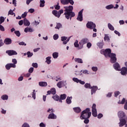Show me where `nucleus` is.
<instances>
[{
  "label": "nucleus",
  "instance_id": "45",
  "mask_svg": "<svg viewBox=\"0 0 127 127\" xmlns=\"http://www.w3.org/2000/svg\"><path fill=\"white\" fill-rule=\"evenodd\" d=\"M53 38L54 40H57V39L59 38V36H58V34H55L53 36Z\"/></svg>",
  "mask_w": 127,
  "mask_h": 127
},
{
  "label": "nucleus",
  "instance_id": "10",
  "mask_svg": "<svg viewBox=\"0 0 127 127\" xmlns=\"http://www.w3.org/2000/svg\"><path fill=\"white\" fill-rule=\"evenodd\" d=\"M112 50H111V49H107L104 51L105 56H108V57H110V56L112 55Z\"/></svg>",
  "mask_w": 127,
  "mask_h": 127
},
{
  "label": "nucleus",
  "instance_id": "21",
  "mask_svg": "<svg viewBox=\"0 0 127 127\" xmlns=\"http://www.w3.org/2000/svg\"><path fill=\"white\" fill-rule=\"evenodd\" d=\"M73 109L75 113H76V114H79V113H81V111H82L80 107H74Z\"/></svg>",
  "mask_w": 127,
  "mask_h": 127
},
{
  "label": "nucleus",
  "instance_id": "39",
  "mask_svg": "<svg viewBox=\"0 0 127 127\" xmlns=\"http://www.w3.org/2000/svg\"><path fill=\"white\" fill-rule=\"evenodd\" d=\"M59 56L58 53L55 52L53 54V58H55V59H56Z\"/></svg>",
  "mask_w": 127,
  "mask_h": 127
},
{
  "label": "nucleus",
  "instance_id": "56",
  "mask_svg": "<svg viewBox=\"0 0 127 127\" xmlns=\"http://www.w3.org/2000/svg\"><path fill=\"white\" fill-rule=\"evenodd\" d=\"M22 127H30L29 125L27 123H24L22 126Z\"/></svg>",
  "mask_w": 127,
  "mask_h": 127
},
{
  "label": "nucleus",
  "instance_id": "5",
  "mask_svg": "<svg viewBox=\"0 0 127 127\" xmlns=\"http://www.w3.org/2000/svg\"><path fill=\"white\" fill-rule=\"evenodd\" d=\"M61 2L62 4H71L73 5L74 4V1L73 0H61Z\"/></svg>",
  "mask_w": 127,
  "mask_h": 127
},
{
  "label": "nucleus",
  "instance_id": "37",
  "mask_svg": "<svg viewBox=\"0 0 127 127\" xmlns=\"http://www.w3.org/2000/svg\"><path fill=\"white\" fill-rule=\"evenodd\" d=\"M27 57L28 58H30V57H32L33 56V53H31L30 52H28L27 53Z\"/></svg>",
  "mask_w": 127,
  "mask_h": 127
},
{
  "label": "nucleus",
  "instance_id": "12",
  "mask_svg": "<svg viewBox=\"0 0 127 127\" xmlns=\"http://www.w3.org/2000/svg\"><path fill=\"white\" fill-rule=\"evenodd\" d=\"M113 67L116 71H121V66H120V64L118 63H116L114 65Z\"/></svg>",
  "mask_w": 127,
  "mask_h": 127
},
{
  "label": "nucleus",
  "instance_id": "11",
  "mask_svg": "<svg viewBox=\"0 0 127 127\" xmlns=\"http://www.w3.org/2000/svg\"><path fill=\"white\" fill-rule=\"evenodd\" d=\"M55 95L56 94V89L55 88H52L50 90L47 91V95Z\"/></svg>",
  "mask_w": 127,
  "mask_h": 127
},
{
  "label": "nucleus",
  "instance_id": "33",
  "mask_svg": "<svg viewBox=\"0 0 127 127\" xmlns=\"http://www.w3.org/2000/svg\"><path fill=\"white\" fill-rule=\"evenodd\" d=\"M104 41H110V37L108 34H105Z\"/></svg>",
  "mask_w": 127,
  "mask_h": 127
},
{
  "label": "nucleus",
  "instance_id": "27",
  "mask_svg": "<svg viewBox=\"0 0 127 127\" xmlns=\"http://www.w3.org/2000/svg\"><path fill=\"white\" fill-rule=\"evenodd\" d=\"M108 28H109V29L112 31H114V30H115V28L114 27V26H113V25L111 23H109L108 24Z\"/></svg>",
  "mask_w": 127,
  "mask_h": 127
},
{
  "label": "nucleus",
  "instance_id": "26",
  "mask_svg": "<svg viewBox=\"0 0 127 127\" xmlns=\"http://www.w3.org/2000/svg\"><path fill=\"white\" fill-rule=\"evenodd\" d=\"M39 85L41 87H46V86H47V82H39Z\"/></svg>",
  "mask_w": 127,
  "mask_h": 127
},
{
  "label": "nucleus",
  "instance_id": "25",
  "mask_svg": "<svg viewBox=\"0 0 127 127\" xmlns=\"http://www.w3.org/2000/svg\"><path fill=\"white\" fill-rule=\"evenodd\" d=\"M24 31L26 33H27V32H33V30L32 29V28H29V27H26V28H25Z\"/></svg>",
  "mask_w": 127,
  "mask_h": 127
},
{
  "label": "nucleus",
  "instance_id": "38",
  "mask_svg": "<svg viewBox=\"0 0 127 127\" xmlns=\"http://www.w3.org/2000/svg\"><path fill=\"white\" fill-rule=\"evenodd\" d=\"M61 27H62V24H61V23H58L55 28L57 29H59V28H61Z\"/></svg>",
  "mask_w": 127,
  "mask_h": 127
},
{
  "label": "nucleus",
  "instance_id": "41",
  "mask_svg": "<svg viewBox=\"0 0 127 127\" xmlns=\"http://www.w3.org/2000/svg\"><path fill=\"white\" fill-rule=\"evenodd\" d=\"M3 22H4V17L2 16L0 17V25Z\"/></svg>",
  "mask_w": 127,
  "mask_h": 127
},
{
  "label": "nucleus",
  "instance_id": "34",
  "mask_svg": "<svg viewBox=\"0 0 127 127\" xmlns=\"http://www.w3.org/2000/svg\"><path fill=\"white\" fill-rule=\"evenodd\" d=\"M92 116H93V117H95V118L98 117V114H97V110H93L92 111Z\"/></svg>",
  "mask_w": 127,
  "mask_h": 127
},
{
  "label": "nucleus",
  "instance_id": "42",
  "mask_svg": "<svg viewBox=\"0 0 127 127\" xmlns=\"http://www.w3.org/2000/svg\"><path fill=\"white\" fill-rule=\"evenodd\" d=\"M8 14H10L11 15H14V16H15V13L13 12V11L12 10L10 9L8 11Z\"/></svg>",
  "mask_w": 127,
  "mask_h": 127
},
{
  "label": "nucleus",
  "instance_id": "23",
  "mask_svg": "<svg viewBox=\"0 0 127 127\" xmlns=\"http://www.w3.org/2000/svg\"><path fill=\"white\" fill-rule=\"evenodd\" d=\"M45 6V0H40V7H44Z\"/></svg>",
  "mask_w": 127,
  "mask_h": 127
},
{
  "label": "nucleus",
  "instance_id": "9",
  "mask_svg": "<svg viewBox=\"0 0 127 127\" xmlns=\"http://www.w3.org/2000/svg\"><path fill=\"white\" fill-rule=\"evenodd\" d=\"M6 53L9 55V56H12V55H17V53L15 51L13 50H7L6 51Z\"/></svg>",
  "mask_w": 127,
  "mask_h": 127
},
{
  "label": "nucleus",
  "instance_id": "17",
  "mask_svg": "<svg viewBox=\"0 0 127 127\" xmlns=\"http://www.w3.org/2000/svg\"><path fill=\"white\" fill-rule=\"evenodd\" d=\"M52 13L53 14H54V15H55V16H56V17H58V18L60 17V15H59V12L57 10H53Z\"/></svg>",
  "mask_w": 127,
  "mask_h": 127
},
{
  "label": "nucleus",
  "instance_id": "4",
  "mask_svg": "<svg viewBox=\"0 0 127 127\" xmlns=\"http://www.w3.org/2000/svg\"><path fill=\"white\" fill-rule=\"evenodd\" d=\"M89 42V39L87 38H83L80 42H79V49H82L84 47V44H86Z\"/></svg>",
  "mask_w": 127,
  "mask_h": 127
},
{
  "label": "nucleus",
  "instance_id": "15",
  "mask_svg": "<svg viewBox=\"0 0 127 127\" xmlns=\"http://www.w3.org/2000/svg\"><path fill=\"white\" fill-rule=\"evenodd\" d=\"M66 98H67V95L66 94H61L60 95L59 102L60 103H62V100H65L66 99Z\"/></svg>",
  "mask_w": 127,
  "mask_h": 127
},
{
  "label": "nucleus",
  "instance_id": "63",
  "mask_svg": "<svg viewBox=\"0 0 127 127\" xmlns=\"http://www.w3.org/2000/svg\"><path fill=\"white\" fill-rule=\"evenodd\" d=\"M119 95H120V92L119 91H116L115 92V97H117Z\"/></svg>",
  "mask_w": 127,
  "mask_h": 127
},
{
  "label": "nucleus",
  "instance_id": "35",
  "mask_svg": "<svg viewBox=\"0 0 127 127\" xmlns=\"http://www.w3.org/2000/svg\"><path fill=\"white\" fill-rule=\"evenodd\" d=\"M78 42L79 41H78V40H76L74 43V47H76V48H78L79 49V47H80V46H79V44H78Z\"/></svg>",
  "mask_w": 127,
  "mask_h": 127
},
{
  "label": "nucleus",
  "instance_id": "19",
  "mask_svg": "<svg viewBox=\"0 0 127 127\" xmlns=\"http://www.w3.org/2000/svg\"><path fill=\"white\" fill-rule=\"evenodd\" d=\"M4 43L6 45L11 44V39L8 38L5 39L4 41Z\"/></svg>",
  "mask_w": 127,
  "mask_h": 127
},
{
  "label": "nucleus",
  "instance_id": "30",
  "mask_svg": "<svg viewBox=\"0 0 127 127\" xmlns=\"http://www.w3.org/2000/svg\"><path fill=\"white\" fill-rule=\"evenodd\" d=\"M52 98L55 100V101H59V100H60V97L57 95L53 96Z\"/></svg>",
  "mask_w": 127,
  "mask_h": 127
},
{
  "label": "nucleus",
  "instance_id": "13",
  "mask_svg": "<svg viewBox=\"0 0 127 127\" xmlns=\"http://www.w3.org/2000/svg\"><path fill=\"white\" fill-rule=\"evenodd\" d=\"M121 73L122 75H127V68L126 67H122L121 70Z\"/></svg>",
  "mask_w": 127,
  "mask_h": 127
},
{
  "label": "nucleus",
  "instance_id": "60",
  "mask_svg": "<svg viewBox=\"0 0 127 127\" xmlns=\"http://www.w3.org/2000/svg\"><path fill=\"white\" fill-rule=\"evenodd\" d=\"M0 30L1 31H4V27L1 25H0Z\"/></svg>",
  "mask_w": 127,
  "mask_h": 127
},
{
  "label": "nucleus",
  "instance_id": "3",
  "mask_svg": "<svg viewBox=\"0 0 127 127\" xmlns=\"http://www.w3.org/2000/svg\"><path fill=\"white\" fill-rule=\"evenodd\" d=\"M92 115V113L90 112V108H86L81 113L80 116L81 120H85V119H89Z\"/></svg>",
  "mask_w": 127,
  "mask_h": 127
},
{
  "label": "nucleus",
  "instance_id": "14",
  "mask_svg": "<svg viewBox=\"0 0 127 127\" xmlns=\"http://www.w3.org/2000/svg\"><path fill=\"white\" fill-rule=\"evenodd\" d=\"M90 89H91V95H93V94H95L97 90H98V86H92Z\"/></svg>",
  "mask_w": 127,
  "mask_h": 127
},
{
  "label": "nucleus",
  "instance_id": "53",
  "mask_svg": "<svg viewBox=\"0 0 127 127\" xmlns=\"http://www.w3.org/2000/svg\"><path fill=\"white\" fill-rule=\"evenodd\" d=\"M27 15V12H24V13H23L21 15V17H22V18H24V17H26V16Z\"/></svg>",
  "mask_w": 127,
  "mask_h": 127
},
{
  "label": "nucleus",
  "instance_id": "36",
  "mask_svg": "<svg viewBox=\"0 0 127 127\" xmlns=\"http://www.w3.org/2000/svg\"><path fill=\"white\" fill-rule=\"evenodd\" d=\"M84 87L86 88V89H91V88L92 87L91 86V84L90 83H86L84 85Z\"/></svg>",
  "mask_w": 127,
  "mask_h": 127
},
{
  "label": "nucleus",
  "instance_id": "1",
  "mask_svg": "<svg viewBox=\"0 0 127 127\" xmlns=\"http://www.w3.org/2000/svg\"><path fill=\"white\" fill-rule=\"evenodd\" d=\"M64 7L65 9L64 10V14L65 15V18L71 20L72 19V17H74L75 15H76L75 13L73 12V6L69 5L68 6H64Z\"/></svg>",
  "mask_w": 127,
  "mask_h": 127
},
{
  "label": "nucleus",
  "instance_id": "2",
  "mask_svg": "<svg viewBox=\"0 0 127 127\" xmlns=\"http://www.w3.org/2000/svg\"><path fill=\"white\" fill-rule=\"evenodd\" d=\"M118 115L120 122L119 123V127H124V126L126 125L127 122V117L126 115V113L123 111H119Z\"/></svg>",
  "mask_w": 127,
  "mask_h": 127
},
{
  "label": "nucleus",
  "instance_id": "6",
  "mask_svg": "<svg viewBox=\"0 0 127 127\" xmlns=\"http://www.w3.org/2000/svg\"><path fill=\"white\" fill-rule=\"evenodd\" d=\"M116 54L114 53L111 54V55L109 56V57L111 58L110 62L111 63H112V64H114V63H116L117 62V57H116Z\"/></svg>",
  "mask_w": 127,
  "mask_h": 127
},
{
  "label": "nucleus",
  "instance_id": "59",
  "mask_svg": "<svg viewBox=\"0 0 127 127\" xmlns=\"http://www.w3.org/2000/svg\"><path fill=\"white\" fill-rule=\"evenodd\" d=\"M81 72L82 73H83V74H89V73H88V71L87 70H81Z\"/></svg>",
  "mask_w": 127,
  "mask_h": 127
},
{
  "label": "nucleus",
  "instance_id": "24",
  "mask_svg": "<svg viewBox=\"0 0 127 127\" xmlns=\"http://www.w3.org/2000/svg\"><path fill=\"white\" fill-rule=\"evenodd\" d=\"M74 61L76 63H80L81 64H82V63H83V60H82V59H80V58H75Z\"/></svg>",
  "mask_w": 127,
  "mask_h": 127
},
{
  "label": "nucleus",
  "instance_id": "50",
  "mask_svg": "<svg viewBox=\"0 0 127 127\" xmlns=\"http://www.w3.org/2000/svg\"><path fill=\"white\" fill-rule=\"evenodd\" d=\"M32 65L33 66V67H34V68H37L38 67V64H37V63H33L32 64Z\"/></svg>",
  "mask_w": 127,
  "mask_h": 127
},
{
  "label": "nucleus",
  "instance_id": "64",
  "mask_svg": "<svg viewBox=\"0 0 127 127\" xmlns=\"http://www.w3.org/2000/svg\"><path fill=\"white\" fill-rule=\"evenodd\" d=\"M40 127H46L45 124H44L43 123H41L40 124Z\"/></svg>",
  "mask_w": 127,
  "mask_h": 127
},
{
  "label": "nucleus",
  "instance_id": "43",
  "mask_svg": "<svg viewBox=\"0 0 127 127\" xmlns=\"http://www.w3.org/2000/svg\"><path fill=\"white\" fill-rule=\"evenodd\" d=\"M91 69L93 72H97L98 71V67L97 66H92Z\"/></svg>",
  "mask_w": 127,
  "mask_h": 127
},
{
  "label": "nucleus",
  "instance_id": "7",
  "mask_svg": "<svg viewBox=\"0 0 127 127\" xmlns=\"http://www.w3.org/2000/svg\"><path fill=\"white\" fill-rule=\"evenodd\" d=\"M86 27L89 29H93V28H96V24L93 22H88L86 24Z\"/></svg>",
  "mask_w": 127,
  "mask_h": 127
},
{
  "label": "nucleus",
  "instance_id": "57",
  "mask_svg": "<svg viewBox=\"0 0 127 127\" xmlns=\"http://www.w3.org/2000/svg\"><path fill=\"white\" fill-rule=\"evenodd\" d=\"M35 10L33 8H30L29 9L28 12H30V13H33L34 12Z\"/></svg>",
  "mask_w": 127,
  "mask_h": 127
},
{
  "label": "nucleus",
  "instance_id": "44",
  "mask_svg": "<svg viewBox=\"0 0 127 127\" xmlns=\"http://www.w3.org/2000/svg\"><path fill=\"white\" fill-rule=\"evenodd\" d=\"M15 34H16V36H18V37H19L20 36V32L19 31H14Z\"/></svg>",
  "mask_w": 127,
  "mask_h": 127
},
{
  "label": "nucleus",
  "instance_id": "49",
  "mask_svg": "<svg viewBox=\"0 0 127 127\" xmlns=\"http://www.w3.org/2000/svg\"><path fill=\"white\" fill-rule=\"evenodd\" d=\"M34 70V68L30 67L29 69L28 72H29V73H30V74H31V73H32L33 72Z\"/></svg>",
  "mask_w": 127,
  "mask_h": 127
},
{
  "label": "nucleus",
  "instance_id": "31",
  "mask_svg": "<svg viewBox=\"0 0 127 127\" xmlns=\"http://www.w3.org/2000/svg\"><path fill=\"white\" fill-rule=\"evenodd\" d=\"M73 81L76 82V83H80L81 85H84V84H85V82L81 81V80H73Z\"/></svg>",
  "mask_w": 127,
  "mask_h": 127
},
{
  "label": "nucleus",
  "instance_id": "62",
  "mask_svg": "<svg viewBox=\"0 0 127 127\" xmlns=\"http://www.w3.org/2000/svg\"><path fill=\"white\" fill-rule=\"evenodd\" d=\"M85 120L84 121V124H89V119H84Z\"/></svg>",
  "mask_w": 127,
  "mask_h": 127
},
{
  "label": "nucleus",
  "instance_id": "18",
  "mask_svg": "<svg viewBox=\"0 0 127 127\" xmlns=\"http://www.w3.org/2000/svg\"><path fill=\"white\" fill-rule=\"evenodd\" d=\"M57 86L58 87V88H62V87L64 86H65V82L63 81H60L57 83Z\"/></svg>",
  "mask_w": 127,
  "mask_h": 127
},
{
  "label": "nucleus",
  "instance_id": "16",
  "mask_svg": "<svg viewBox=\"0 0 127 127\" xmlns=\"http://www.w3.org/2000/svg\"><path fill=\"white\" fill-rule=\"evenodd\" d=\"M48 119H51V120H55L57 119V116H56L55 114L52 113L49 115Z\"/></svg>",
  "mask_w": 127,
  "mask_h": 127
},
{
  "label": "nucleus",
  "instance_id": "40",
  "mask_svg": "<svg viewBox=\"0 0 127 127\" xmlns=\"http://www.w3.org/2000/svg\"><path fill=\"white\" fill-rule=\"evenodd\" d=\"M114 8V5L113 4H110L106 6V8L107 9H111V8Z\"/></svg>",
  "mask_w": 127,
  "mask_h": 127
},
{
  "label": "nucleus",
  "instance_id": "22",
  "mask_svg": "<svg viewBox=\"0 0 127 127\" xmlns=\"http://www.w3.org/2000/svg\"><path fill=\"white\" fill-rule=\"evenodd\" d=\"M24 25H25V26H29V25H30V22H29V21L26 19V18L24 19Z\"/></svg>",
  "mask_w": 127,
  "mask_h": 127
},
{
  "label": "nucleus",
  "instance_id": "46",
  "mask_svg": "<svg viewBox=\"0 0 127 127\" xmlns=\"http://www.w3.org/2000/svg\"><path fill=\"white\" fill-rule=\"evenodd\" d=\"M92 111H97V109H96V104H93L92 107Z\"/></svg>",
  "mask_w": 127,
  "mask_h": 127
},
{
  "label": "nucleus",
  "instance_id": "54",
  "mask_svg": "<svg viewBox=\"0 0 127 127\" xmlns=\"http://www.w3.org/2000/svg\"><path fill=\"white\" fill-rule=\"evenodd\" d=\"M5 68L7 70H9V69H10V65H9V64H8L5 65Z\"/></svg>",
  "mask_w": 127,
  "mask_h": 127
},
{
  "label": "nucleus",
  "instance_id": "47",
  "mask_svg": "<svg viewBox=\"0 0 127 127\" xmlns=\"http://www.w3.org/2000/svg\"><path fill=\"white\" fill-rule=\"evenodd\" d=\"M36 95V93H35V90H33V93H32V98H33L34 100H35Z\"/></svg>",
  "mask_w": 127,
  "mask_h": 127
},
{
  "label": "nucleus",
  "instance_id": "8",
  "mask_svg": "<svg viewBox=\"0 0 127 127\" xmlns=\"http://www.w3.org/2000/svg\"><path fill=\"white\" fill-rule=\"evenodd\" d=\"M83 10L84 9H82L78 12V15L76 18L77 20H78V21H83Z\"/></svg>",
  "mask_w": 127,
  "mask_h": 127
},
{
  "label": "nucleus",
  "instance_id": "58",
  "mask_svg": "<svg viewBox=\"0 0 127 127\" xmlns=\"http://www.w3.org/2000/svg\"><path fill=\"white\" fill-rule=\"evenodd\" d=\"M12 62L13 63V64H14V65H15V64H17V61H16V59H13Z\"/></svg>",
  "mask_w": 127,
  "mask_h": 127
},
{
  "label": "nucleus",
  "instance_id": "55",
  "mask_svg": "<svg viewBox=\"0 0 127 127\" xmlns=\"http://www.w3.org/2000/svg\"><path fill=\"white\" fill-rule=\"evenodd\" d=\"M58 12H59V14L60 16V15H61V14H62V13H63L64 12V10L63 9H61L58 11Z\"/></svg>",
  "mask_w": 127,
  "mask_h": 127
},
{
  "label": "nucleus",
  "instance_id": "32",
  "mask_svg": "<svg viewBox=\"0 0 127 127\" xmlns=\"http://www.w3.org/2000/svg\"><path fill=\"white\" fill-rule=\"evenodd\" d=\"M1 98L2 99V100H3L4 101L5 100H8V96L6 95H3L1 96Z\"/></svg>",
  "mask_w": 127,
  "mask_h": 127
},
{
  "label": "nucleus",
  "instance_id": "51",
  "mask_svg": "<svg viewBox=\"0 0 127 127\" xmlns=\"http://www.w3.org/2000/svg\"><path fill=\"white\" fill-rule=\"evenodd\" d=\"M67 37H65V36H64V37H61V40L62 41H65V40H67Z\"/></svg>",
  "mask_w": 127,
  "mask_h": 127
},
{
  "label": "nucleus",
  "instance_id": "29",
  "mask_svg": "<svg viewBox=\"0 0 127 127\" xmlns=\"http://www.w3.org/2000/svg\"><path fill=\"white\" fill-rule=\"evenodd\" d=\"M46 63H47L48 64H51V57H48L46 58Z\"/></svg>",
  "mask_w": 127,
  "mask_h": 127
},
{
  "label": "nucleus",
  "instance_id": "61",
  "mask_svg": "<svg viewBox=\"0 0 127 127\" xmlns=\"http://www.w3.org/2000/svg\"><path fill=\"white\" fill-rule=\"evenodd\" d=\"M31 75V73H26L24 75V76L26 77V78H28V77H29V76H30Z\"/></svg>",
  "mask_w": 127,
  "mask_h": 127
},
{
  "label": "nucleus",
  "instance_id": "52",
  "mask_svg": "<svg viewBox=\"0 0 127 127\" xmlns=\"http://www.w3.org/2000/svg\"><path fill=\"white\" fill-rule=\"evenodd\" d=\"M9 64L10 65V68H15V67H16V65L14 64Z\"/></svg>",
  "mask_w": 127,
  "mask_h": 127
},
{
  "label": "nucleus",
  "instance_id": "28",
  "mask_svg": "<svg viewBox=\"0 0 127 127\" xmlns=\"http://www.w3.org/2000/svg\"><path fill=\"white\" fill-rule=\"evenodd\" d=\"M97 46H98V47L100 49H102V48H103V46L104 45V43L103 42H98L97 44Z\"/></svg>",
  "mask_w": 127,
  "mask_h": 127
},
{
  "label": "nucleus",
  "instance_id": "20",
  "mask_svg": "<svg viewBox=\"0 0 127 127\" xmlns=\"http://www.w3.org/2000/svg\"><path fill=\"white\" fill-rule=\"evenodd\" d=\"M72 96L69 97L68 96L66 98V104H67L68 105H70V104H71L72 103Z\"/></svg>",
  "mask_w": 127,
  "mask_h": 127
},
{
  "label": "nucleus",
  "instance_id": "48",
  "mask_svg": "<svg viewBox=\"0 0 127 127\" xmlns=\"http://www.w3.org/2000/svg\"><path fill=\"white\" fill-rule=\"evenodd\" d=\"M86 46L87 47V48H88V49H89V48H91V47H92V43L88 42L87 43Z\"/></svg>",
  "mask_w": 127,
  "mask_h": 127
}]
</instances>
